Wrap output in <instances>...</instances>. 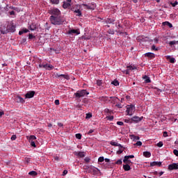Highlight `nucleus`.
<instances>
[{"instance_id": "9b49d317", "label": "nucleus", "mask_w": 178, "mask_h": 178, "mask_svg": "<svg viewBox=\"0 0 178 178\" xmlns=\"http://www.w3.org/2000/svg\"><path fill=\"white\" fill-rule=\"evenodd\" d=\"M68 34H76L77 35H79V34H80V30L79 29H70L68 31Z\"/></svg>"}, {"instance_id": "6e6d98bb", "label": "nucleus", "mask_w": 178, "mask_h": 178, "mask_svg": "<svg viewBox=\"0 0 178 178\" xmlns=\"http://www.w3.org/2000/svg\"><path fill=\"white\" fill-rule=\"evenodd\" d=\"M104 112L105 113H109V112H111V110H109L108 108H105Z\"/></svg>"}, {"instance_id": "2f4dec72", "label": "nucleus", "mask_w": 178, "mask_h": 178, "mask_svg": "<svg viewBox=\"0 0 178 178\" xmlns=\"http://www.w3.org/2000/svg\"><path fill=\"white\" fill-rule=\"evenodd\" d=\"M111 84H113V86H115V87H118V86H119V81L114 80L113 81L111 82Z\"/></svg>"}, {"instance_id": "338daca9", "label": "nucleus", "mask_w": 178, "mask_h": 178, "mask_svg": "<svg viewBox=\"0 0 178 178\" xmlns=\"http://www.w3.org/2000/svg\"><path fill=\"white\" fill-rule=\"evenodd\" d=\"M85 161H86L87 163H88V162H90V159H89V158H86V159H85Z\"/></svg>"}, {"instance_id": "ddd939ff", "label": "nucleus", "mask_w": 178, "mask_h": 178, "mask_svg": "<svg viewBox=\"0 0 178 178\" xmlns=\"http://www.w3.org/2000/svg\"><path fill=\"white\" fill-rule=\"evenodd\" d=\"M35 94V91H29L25 95V98H33Z\"/></svg>"}, {"instance_id": "4d7b16f0", "label": "nucleus", "mask_w": 178, "mask_h": 178, "mask_svg": "<svg viewBox=\"0 0 178 178\" xmlns=\"http://www.w3.org/2000/svg\"><path fill=\"white\" fill-rule=\"evenodd\" d=\"M29 40H31V39L34 38V35H33V34H29Z\"/></svg>"}, {"instance_id": "37998d69", "label": "nucleus", "mask_w": 178, "mask_h": 178, "mask_svg": "<svg viewBox=\"0 0 178 178\" xmlns=\"http://www.w3.org/2000/svg\"><path fill=\"white\" fill-rule=\"evenodd\" d=\"M108 34H111V35L115 34V31L113 30H112V29H109L108 31Z\"/></svg>"}, {"instance_id": "6ab92c4d", "label": "nucleus", "mask_w": 178, "mask_h": 178, "mask_svg": "<svg viewBox=\"0 0 178 178\" xmlns=\"http://www.w3.org/2000/svg\"><path fill=\"white\" fill-rule=\"evenodd\" d=\"M161 165H162L161 162L153 161L150 163V166H161Z\"/></svg>"}, {"instance_id": "69168bd1", "label": "nucleus", "mask_w": 178, "mask_h": 178, "mask_svg": "<svg viewBox=\"0 0 178 178\" xmlns=\"http://www.w3.org/2000/svg\"><path fill=\"white\" fill-rule=\"evenodd\" d=\"M10 15L12 16V15H15V11H10Z\"/></svg>"}, {"instance_id": "f03ea898", "label": "nucleus", "mask_w": 178, "mask_h": 178, "mask_svg": "<svg viewBox=\"0 0 178 178\" xmlns=\"http://www.w3.org/2000/svg\"><path fill=\"white\" fill-rule=\"evenodd\" d=\"M50 23L54 24V26H60V24H63V18H62V15L54 17L50 16L49 17Z\"/></svg>"}, {"instance_id": "f8f14e48", "label": "nucleus", "mask_w": 178, "mask_h": 178, "mask_svg": "<svg viewBox=\"0 0 178 178\" xmlns=\"http://www.w3.org/2000/svg\"><path fill=\"white\" fill-rule=\"evenodd\" d=\"M143 119H144L143 117H138V116H134L131 118V120L133 122H135L136 123H138V122H141V120H143Z\"/></svg>"}, {"instance_id": "4be33fe9", "label": "nucleus", "mask_w": 178, "mask_h": 178, "mask_svg": "<svg viewBox=\"0 0 178 178\" xmlns=\"http://www.w3.org/2000/svg\"><path fill=\"white\" fill-rule=\"evenodd\" d=\"M57 77H63V79H65L66 80H69L70 79L69 77V75H66V74H57Z\"/></svg>"}, {"instance_id": "0eeeda50", "label": "nucleus", "mask_w": 178, "mask_h": 178, "mask_svg": "<svg viewBox=\"0 0 178 178\" xmlns=\"http://www.w3.org/2000/svg\"><path fill=\"white\" fill-rule=\"evenodd\" d=\"M178 169V163H173L168 165V170H177Z\"/></svg>"}, {"instance_id": "864d4df0", "label": "nucleus", "mask_w": 178, "mask_h": 178, "mask_svg": "<svg viewBox=\"0 0 178 178\" xmlns=\"http://www.w3.org/2000/svg\"><path fill=\"white\" fill-rule=\"evenodd\" d=\"M107 120H113V116H112V115L111 116H108Z\"/></svg>"}, {"instance_id": "0e129e2a", "label": "nucleus", "mask_w": 178, "mask_h": 178, "mask_svg": "<svg viewBox=\"0 0 178 178\" xmlns=\"http://www.w3.org/2000/svg\"><path fill=\"white\" fill-rule=\"evenodd\" d=\"M117 147H119L120 148H123V146H122V145H120V143L117 144Z\"/></svg>"}, {"instance_id": "a211bd4d", "label": "nucleus", "mask_w": 178, "mask_h": 178, "mask_svg": "<svg viewBox=\"0 0 178 178\" xmlns=\"http://www.w3.org/2000/svg\"><path fill=\"white\" fill-rule=\"evenodd\" d=\"M131 140H132L133 141H138V140H140V137L139 136H136V135H130L129 136Z\"/></svg>"}, {"instance_id": "7c9ffc66", "label": "nucleus", "mask_w": 178, "mask_h": 178, "mask_svg": "<svg viewBox=\"0 0 178 178\" xmlns=\"http://www.w3.org/2000/svg\"><path fill=\"white\" fill-rule=\"evenodd\" d=\"M96 84L98 87H102V80H97Z\"/></svg>"}, {"instance_id": "aec40b11", "label": "nucleus", "mask_w": 178, "mask_h": 178, "mask_svg": "<svg viewBox=\"0 0 178 178\" xmlns=\"http://www.w3.org/2000/svg\"><path fill=\"white\" fill-rule=\"evenodd\" d=\"M162 26H167L170 29H172V27H173V25H172V24H170L169 22H163L162 23Z\"/></svg>"}, {"instance_id": "09e8293b", "label": "nucleus", "mask_w": 178, "mask_h": 178, "mask_svg": "<svg viewBox=\"0 0 178 178\" xmlns=\"http://www.w3.org/2000/svg\"><path fill=\"white\" fill-rule=\"evenodd\" d=\"M29 143H31V147H36V145H35V142H34V141H31V142H29Z\"/></svg>"}, {"instance_id": "9d476101", "label": "nucleus", "mask_w": 178, "mask_h": 178, "mask_svg": "<svg viewBox=\"0 0 178 178\" xmlns=\"http://www.w3.org/2000/svg\"><path fill=\"white\" fill-rule=\"evenodd\" d=\"M8 33H15V31H16V26H15L13 24L8 25Z\"/></svg>"}, {"instance_id": "3c124183", "label": "nucleus", "mask_w": 178, "mask_h": 178, "mask_svg": "<svg viewBox=\"0 0 178 178\" xmlns=\"http://www.w3.org/2000/svg\"><path fill=\"white\" fill-rule=\"evenodd\" d=\"M16 138H17L16 135H13V136H11V140H12V141H15V140H16Z\"/></svg>"}, {"instance_id": "ea45409f", "label": "nucleus", "mask_w": 178, "mask_h": 178, "mask_svg": "<svg viewBox=\"0 0 178 178\" xmlns=\"http://www.w3.org/2000/svg\"><path fill=\"white\" fill-rule=\"evenodd\" d=\"M94 131H95V129H90L88 132V134L89 136H91V134H92V133H94Z\"/></svg>"}, {"instance_id": "4c0bfd02", "label": "nucleus", "mask_w": 178, "mask_h": 178, "mask_svg": "<svg viewBox=\"0 0 178 178\" xmlns=\"http://www.w3.org/2000/svg\"><path fill=\"white\" fill-rule=\"evenodd\" d=\"M76 138H78V140H81V134H76Z\"/></svg>"}, {"instance_id": "774afa93", "label": "nucleus", "mask_w": 178, "mask_h": 178, "mask_svg": "<svg viewBox=\"0 0 178 178\" xmlns=\"http://www.w3.org/2000/svg\"><path fill=\"white\" fill-rule=\"evenodd\" d=\"M39 67H40V68H41V67H43V68H44V64H40V65H39Z\"/></svg>"}, {"instance_id": "412c9836", "label": "nucleus", "mask_w": 178, "mask_h": 178, "mask_svg": "<svg viewBox=\"0 0 178 178\" xmlns=\"http://www.w3.org/2000/svg\"><path fill=\"white\" fill-rule=\"evenodd\" d=\"M35 29H37V25H35V24H32L29 27V29L31 30V31H34Z\"/></svg>"}, {"instance_id": "dca6fc26", "label": "nucleus", "mask_w": 178, "mask_h": 178, "mask_svg": "<svg viewBox=\"0 0 178 178\" xmlns=\"http://www.w3.org/2000/svg\"><path fill=\"white\" fill-rule=\"evenodd\" d=\"M43 67L44 69H46V70H52V69H54L53 65L51 64H44Z\"/></svg>"}, {"instance_id": "7ed1b4c3", "label": "nucleus", "mask_w": 178, "mask_h": 178, "mask_svg": "<svg viewBox=\"0 0 178 178\" xmlns=\"http://www.w3.org/2000/svg\"><path fill=\"white\" fill-rule=\"evenodd\" d=\"M49 15L54 17L62 16L60 10L56 8H52L49 10Z\"/></svg>"}, {"instance_id": "a18cd8bd", "label": "nucleus", "mask_w": 178, "mask_h": 178, "mask_svg": "<svg viewBox=\"0 0 178 178\" xmlns=\"http://www.w3.org/2000/svg\"><path fill=\"white\" fill-rule=\"evenodd\" d=\"M152 51H158V48H156V47H155V45H152Z\"/></svg>"}, {"instance_id": "de8ad7c7", "label": "nucleus", "mask_w": 178, "mask_h": 178, "mask_svg": "<svg viewBox=\"0 0 178 178\" xmlns=\"http://www.w3.org/2000/svg\"><path fill=\"white\" fill-rule=\"evenodd\" d=\"M157 147H163V143H162V142H159L158 143H157Z\"/></svg>"}, {"instance_id": "13d9d810", "label": "nucleus", "mask_w": 178, "mask_h": 178, "mask_svg": "<svg viewBox=\"0 0 178 178\" xmlns=\"http://www.w3.org/2000/svg\"><path fill=\"white\" fill-rule=\"evenodd\" d=\"M55 105H59V99H56L54 102Z\"/></svg>"}, {"instance_id": "e433bc0d", "label": "nucleus", "mask_w": 178, "mask_h": 178, "mask_svg": "<svg viewBox=\"0 0 178 178\" xmlns=\"http://www.w3.org/2000/svg\"><path fill=\"white\" fill-rule=\"evenodd\" d=\"M113 22H115L113 19H107V23L108 24L113 23Z\"/></svg>"}, {"instance_id": "39448f33", "label": "nucleus", "mask_w": 178, "mask_h": 178, "mask_svg": "<svg viewBox=\"0 0 178 178\" xmlns=\"http://www.w3.org/2000/svg\"><path fill=\"white\" fill-rule=\"evenodd\" d=\"M136 111V108L134 107V106L133 104L131 105H128L127 106V115H129V116H131L133 115V113H134Z\"/></svg>"}, {"instance_id": "f704fd0d", "label": "nucleus", "mask_w": 178, "mask_h": 178, "mask_svg": "<svg viewBox=\"0 0 178 178\" xmlns=\"http://www.w3.org/2000/svg\"><path fill=\"white\" fill-rule=\"evenodd\" d=\"M176 44H177V42H176L175 40L170 41L169 42V45H176Z\"/></svg>"}, {"instance_id": "423d86ee", "label": "nucleus", "mask_w": 178, "mask_h": 178, "mask_svg": "<svg viewBox=\"0 0 178 178\" xmlns=\"http://www.w3.org/2000/svg\"><path fill=\"white\" fill-rule=\"evenodd\" d=\"M127 70L122 71V72L124 74H130V72H131V70H137V67L134 65H129V66H127Z\"/></svg>"}, {"instance_id": "c03bdc74", "label": "nucleus", "mask_w": 178, "mask_h": 178, "mask_svg": "<svg viewBox=\"0 0 178 178\" xmlns=\"http://www.w3.org/2000/svg\"><path fill=\"white\" fill-rule=\"evenodd\" d=\"M105 159H104V156H100L99 159H98V161L99 162H104Z\"/></svg>"}, {"instance_id": "2eb2a0df", "label": "nucleus", "mask_w": 178, "mask_h": 178, "mask_svg": "<svg viewBox=\"0 0 178 178\" xmlns=\"http://www.w3.org/2000/svg\"><path fill=\"white\" fill-rule=\"evenodd\" d=\"M15 101H16V102L23 104V102H24V99H23L20 96H17V97H15Z\"/></svg>"}, {"instance_id": "bf43d9fd", "label": "nucleus", "mask_w": 178, "mask_h": 178, "mask_svg": "<svg viewBox=\"0 0 178 178\" xmlns=\"http://www.w3.org/2000/svg\"><path fill=\"white\" fill-rule=\"evenodd\" d=\"M83 40H90V37H87V36H83L82 37Z\"/></svg>"}, {"instance_id": "79ce46f5", "label": "nucleus", "mask_w": 178, "mask_h": 178, "mask_svg": "<svg viewBox=\"0 0 178 178\" xmlns=\"http://www.w3.org/2000/svg\"><path fill=\"white\" fill-rule=\"evenodd\" d=\"M115 163L116 165H122V159L118 160Z\"/></svg>"}, {"instance_id": "052dcab7", "label": "nucleus", "mask_w": 178, "mask_h": 178, "mask_svg": "<svg viewBox=\"0 0 178 178\" xmlns=\"http://www.w3.org/2000/svg\"><path fill=\"white\" fill-rule=\"evenodd\" d=\"M163 136V137H168V132L164 131Z\"/></svg>"}, {"instance_id": "72a5a7b5", "label": "nucleus", "mask_w": 178, "mask_h": 178, "mask_svg": "<svg viewBox=\"0 0 178 178\" xmlns=\"http://www.w3.org/2000/svg\"><path fill=\"white\" fill-rule=\"evenodd\" d=\"M50 1L53 5H58L59 3V0H50Z\"/></svg>"}, {"instance_id": "f257e3e1", "label": "nucleus", "mask_w": 178, "mask_h": 178, "mask_svg": "<svg viewBox=\"0 0 178 178\" xmlns=\"http://www.w3.org/2000/svg\"><path fill=\"white\" fill-rule=\"evenodd\" d=\"M84 7V9H86L87 10H94L97 6L95 5V3H90L88 4L82 3L80 5H76V8H74L72 9V12L76 14V16H79V17L82 16L81 10H80L81 8Z\"/></svg>"}, {"instance_id": "a19ab883", "label": "nucleus", "mask_w": 178, "mask_h": 178, "mask_svg": "<svg viewBox=\"0 0 178 178\" xmlns=\"http://www.w3.org/2000/svg\"><path fill=\"white\" fill-rule=\"evenodd\" d=\"M170 4L172 5V6H173V8H175V6H177V5H178V2L177 1H175L174 3H170Z\"/></svg>"}, {"instance_id": "680f3d73", "label": "nucleus", "mask_w": 178, "mask_h": 178, "mask_svg": "<svg viewBox=\"0 0 178 178\" xmlns=\"http://www.w3.org/2000/svg\"><path fill=\"white\" fill-rule=\"evenodd\" d=\"M127 157H128V159H133L134 158V155H129V156H127Z\"/></svg>"}, {"instance_id": "4468645a", "label": "nucleus", "mask_w": 178, "mask_h": 178, "mask_svg": "<svg viewBox=\"0 0 178 178\" xmlns=\"http://www.w3.org/2000/svg\"><path fill=\"white\" fill-rule=\"evenodd\" d=\"M145 56L150 58V59H154V58H155V54L151 52L145 53Z\"/></svg>"}, {"instance_id": "a878e982", "label": "nucleus", "mask_w": 178, "mask_h": 178, "mask_svg": "<svg viewBox=\"0 0 178 178\" xmlns=\"http://www.w3.org/2000/svg\"><path fill=\"white\" fill-rule=\"evenodd\" d=\"M28 140L29 142L34 141V140H37V137H35L34 135H31L28 138Z\"/></svg>"}, {"instance_id": "8fccbe9b", "label": "nucleus", "mask_w": 178, "mask_h": 178, "mask_svg": "<svg viewBox=\"0 0 178 178\" xmlns=\"http://www.w3.org/2000/svg\"><path fill=\"white\" fill-rule=\"evenodd\" d=\"M173 154H175L176 156H178V150L177 149H174Z\"/></svg>"}, {"instance_id": "f3484780", "label": "nucleus", "mask_w": 178, "mask_h": 178, "mask_svg": "<svg viewBox=\"0 0 178 178\" xmlns=\"http://www.w3.org/2000/svg\"><path fill=\"white\" fill-rule=\"evenodd\" d=\"M165 58L170 62V63H175L176 62V59L170 56H166Z\"/></svg>"}, {"instance_id": "1a4fd4ad", "label": "nucleus", "mask_w": 178, "mask_h": 178, "mask_svg": "<svg viewBox=\"0 0 178 178\" xmlns=\"http://www.w3.org/2000/svg\"><path fill=\"white\" fill-rule=\"evenodd\" d=\"M0 31L2 34H8V33H9V31H8V26L6 27L5 25L0 27Z\"/></svg>"}, {"instance_id": "cd10ccee", "label": "nucleus", "mask_w": 178, "mask_h": 178, "mask_svg": "<svg viewBox=\"0 0 178 178\" xmlns=\"http://www.w3.org/2000/svg\"><path fill=\"white\" fill-rule=\"evenodd\" d=\"M24 33H29V29H24L19 31V35H22V34H24Z\"/></svg>"}, {"instance_id": "c9c22d12", "label": "nucleus", "mask_w": 178, "mask_h": 178, "mask_svg": "<svg viewBox=\"0 0 178 178\" xmlns=\"http://www.w3.org/2000/svg\"><path fill=\"white\" fill-rule=\"evenodd\" d=\"M111 145H113L114 147H117L118 145V143L115 142V141H111L110 143Z\"/></svg>"}, {"instance_id": "5fc2aeb1", "label": "nucleus", "mask_w": 178, "mask_h": 178, "mask_svg": "<svg viewBox=\"0 0 178 178\" xmlns=\"http://www.w3.org/2000/svg\"><path fill=\"white\" fill-rule=\"evenodd\" d=\"M67 175V170H65L63 172V176H66Z\"/></svg>"}, {"instance_id": "bb28decb", "label": "nucleus", "mask_w": 178, "mask_h": 178, "mask_svg": "<svg viewBox=\"0 0 178 178\" xmlns=\"http://www.w3.org/2000/svg\"><path fill=\"white\" fill-rule=\"evenodd\" d=\"M143 155H144V156H145V158H149V157H151V152H144Z\"/></svg>"}, {"instance_id": "473e14b6", "label": "nucleus", "mask_w": 178, "mask_h": 178, "mask_svg": "<svg viewBox=\"0 0 178 178\" xmlns=\"http://www.w3.org/2000/svg\"><path fill=\"white\" fill-rule=\"evenodd\" d=\"M29 175H30V176H37L38 173L35 171H31L29 172Z\"/></svg>"}, {"instance_id": "393cba45", "label": "nucleus", "mask_w": 178, "mask_h": 178, "mask_svg": "<svg viewBox=\"0 0 178 178\" xmlns=\"http://www.w3.org/2000/svg\"><path fill=\"white\" fill-rule=\"evenodd\" d=\"M123 169H124V170H125V171H129V170H130V169H131V168H130V165H129V164H126V165H123Z\"/></svg>"}, {"instance_id": "49530a36", "label": "nucleus", "mask_w": 178, "mask_h": 178, "mask_svg": "<svg viewBox=\"0 0 178 178\" xmlns=\"http://www.w3.org/2000/svg\"><path fill=\"white\" fill-rule=\"evenodd\" d=\"M117 124H118V126H123V124H124V123L122 121H118V122H117Z\"/></svg>"}, {"instance_id": "b1692460", "label": "nucleus", "mask_w": 178, "mask_h": 178, "mask_svg": "<svg viewBox=\"0 0 178 178\" xmlns=\"http://www.w3.org/2000/svg\"><path fill=\"white\" fill-rule=\"evenodd\" d=\"M76 155H77V156H79V158H84L86 156L83 152H76Z\"/></svg>"}, {"instance_id": "6e6552de", "label": "nucleus", "mask_w": 178, "mask_h": 178, "mask_svg": "<svg viewBox=\"0 0 178 178\" xmlns=\"http://www.w3.org/2000/svg\"><path fill=\"white\" fill-rule=\"evenodd\" d=\"M111 99H113V101H115V100H116V97H109V99L108 98V97H101V100L104 101V102H111Z\"/></svg>"}, {"instance_id": "c756f323", "label": "nucleus", "mask_w": 178, "mask_h": 178, "mask_svg": "<svg viewBox=\"0 0 178 178\" xmlns=\"http://www.w3.org/2000/svg\"><path fill=\"white\" fill-rule=\"evenodd\" d=\"M70 6V3H66V2L63 3V8H64V9H67V8H69Z\"/></svg>"}, {"instance_id": "20e7f679", "label": "nucleus", "mask_w": 178, "mask_h": 178, "mask_svg": "<svg viewBox=\"0 0 178 178\" xmlns=\"http://www.w3.org/2000/svg\"><path fill=\"white\" fill-rule=\"evenodd\" d=\"M90 94L87 92L86 90H79L76 93H74V95L76 98H83V97H86V95H88Z\"/></svg>"}, {"instance_id": "603ef678", "label": "nucleus", "mask_w": 178, "mask_h": 178, "mask_svg": "<svg viewBox=\"0 0 178 178\" xmlns=\"http://www.w3.org/2000/svg\"><path fill=\"white\" fill-rule=\"evenodd\" d=\"M90 170H92V172H97V170H98V169H97L95 167H91Z\"/></svg>"}, {"instance_id": "5701e85b", "label": "nucleus", "mask_w": 178, "mask_h": 178, "mask_svg": "<svg viewBox=\"0 0 178 178\" xmlns=\"http://www.w3.org/2000/svg\"><path fill=\"white\" fill-rule=\"evenodd\" d=\"M123 162L124 163H126V164H130L131 163V161L130 160H129V157H127V156H124V159L123 160Z\"/></svg>"}, {"instance_id": "58836bf2", "label": "nucleus", "mask_w": 178, "mask_h": 178, "mask_svg": "<svg viewBox=\"0 0 178 178\" xmlns=\"http://www.w3.org/2000/svg\"><path fill=\"white\" fill-rule=\"evenodd\" d=\"M135 145H138V147H141L143 145V143L141 141H138Z\"/></svg>"}, {"instance_id": "c85d7f7f", "label": "nucleus", "mask_w": 178, "mask_h": 178, "mask_svg": "<svg viewBox=\"0 0 178 178\" xmlns=\"http://www.w3.org/2000/svg\"><path fill=\"white\" fill-rule=\"evenodd\" d=\"M143 79H145V83H151V79L149 76H145Z\"/></svg>"}, {"instance_id": "e2e57ef3", "label": "nucleus", "mask_w": 178, "mask_h": 178, "mask_svg": "<svg viewBox=\"0 0 178 178\" xmlns=\"http://www.w3.org/2000/svg\"><path fill=\"white\" fill-rule=\"evenodd\" d=\"M117 152L118 154H122L123 152V149H120Z\"/></svg>"}]
</instances>
